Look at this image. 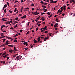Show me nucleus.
<instances>
[{
  "instance_id": "nucleus-1",
  "label": "nucleus",
  "mask_w": 75,
  "mask_h": 75,
  "mask_svg": "<svg viewBox=\"0 0 75 75\" xmlns=\"http://www.w3.org/2000/svg\"><path fill=\"white\" fill-rule=\"evenodd\" d=\"M22 57V56H18L16 57V59L17 60H19V59H21V57Z\"/></svg>"
},
{
  "instance_id": "nucleus-2",
  "label": "nucleus",
  "mask_w": 75,
  "mask_h": 75,
  "mask_svg": "<svg viewBox=\"0 0 75 75\" xmlns=\"http://www.w3.org/2000/svg\"><path fill=\"white\" fill-rule=\"evenodd\" d=\"M27 17V16L26 15H25L24 16H23L22 17H21V18H26V17Z\"/></svg>"
},
{
  "instance_id": "nucleus-3",
  "label": "nucleus",
  "mask_w": 75,
  "mask_h": 75,
  "mask_svg": "<svg viewBox=\"0 0 75 75\" xmlns=\"http://www.w3.org/2000/svg\"><path fill=\"white\" fill-rule=\"evenodd\" d=\"M43 11H45L44 12H46V11H47V9H45V8H43Z\"/></svg>"
},
{
  "instance_id": "nucleus-4",
  "label": "nucleus",
  "mask_w": 75,
  "mask_h": 75,
  "mask_svg": "<svg viewBox=\"0 0 75 75\" xmlns=\"http://www.w3.org/2000/svg\"><path fill=\"white\" fill-rule=\"evenodd\" d=\"M5 27V25H3L1 26V30H2L3 29V28Z\"/></svg>"
},
{
  "instance_id": "nucleus-5",
  "label": "nucleus",
  "mask_w": 75,
  "mask_h": 75,
  "mask_svg": "<svg viewBox=\"0 0 75 75\" xmlns=\"http://www.w3.org/2000/svg\"><path fill=\"white\" fill-rule=\"evenodd\" d=\"M37 11H36V12H32V13L33 14H37Z\"/></svg>"
},
{
  "instance_id": "nucleus-6",
  "label": "nucleus",
  "mask_w": 75,
  "mask_h": 75,
  "mask_svg": "<svg viewBox=\"0 0 75 75\" xmlns=\"http://www.w3.org/2000/svg\"><path fill=\"white\" fill-rule=\"evenodd\" d=\"M14 50H15V51H17V50L16 49V47H14Z\"/></svg>"
},
{
  "instance_id": "nucleus-7",
  "label": "nucleus",
  "mask_w": 75,
  "mask_h": 75,
  "mask_svg": "<svg viewBox=\"0 0 75 75\" xmlns=\"http://www.w3.org/2000/svg\"><path fill=\"white\" fill-rule=\"evenodd\" d=\"M9 51L11 53H12V52H13V50L11 49Z\"/></svg>"
},
{
  "instance_id": "nucleus-8",
  "label": "nucleus",
  "mask_w": 75,
  "mask_h": 75,
  "mask_svg": "<svg viewBox=\"0 0 75 75\" xmlns=\"http://www.w3.org/2000/svg\"><path fill=\"white\" fill-rule=\"evenodd\" d=\"M57 25H58V23H57L56 24H55L54 25V27L55 28L56 27V26H57Z\"/></svg>"
},
{
  "instance_id": "nucleus-9",
  "label": "nucleus",
  "mask_w": 75,
  "mask_h": 75,
  "mask_svg": "<svg viewBox=\"0 0 75 75\" xmlns=\"http://www.w3.org/2000/svg\"><path fill=\"white\" fill-rule=\"evenodd\" d=\"M6 62L4 61H1V63H3V64H5Z\"/></svg>"
},
{
  "instance_id": "nucleus-10",
  "label": "nucleus",
  "mask_w": 75,
  "mask_h": 75,
  "mask_svg": "<svg viewBox=\"0 0 75 75\" xmlns=\"http://www.w3.org/2000/svg\"><path fill=\"white\" fill-rule=\"evenodd\" d=\"M7 4H6L5 5H4V7H3V8H6V7H7Z\"/></svg>"
},
{
  "instance_id": "nucleus-11",
  "label": "nucleus",
  "mask_w": 75,
  "mask_h": 75,
  "mask_svg": "<svg viewBox=\"0 0 75 75\" xmlns=\"http://www.w3.org/2000/svg\"><path fill=\"white\" fill-rule=\"evenodd\" d=\"M33 41H34L33 42L34 43H38L37 41V40H34Z\"/></svg>"
},
{
  "instance_id": "nucleus-12",
  "label": "nucleus",
  "mask_w": 75,
  "mask_h": 75,
  "mask_svg": "<svg viewBox=\"0 0 75 75\" xmlns=\"http://www.w3.org/2000/svg\"><path fill=\"white\" fill-rule=\"evenodd\" d=\"M63 7H64V8L63 9V10H64V9H66V6L64 5L63 6Z\"/></svg>"
},
{
  "instance_id": "nucleus-13",
  "label": "nucleus",
  "mask_w": 75,
  "mask_h": 75,
  "mask_svg": "<svg viewBox=\"0 0 75 75\" xmlns=\"http://www.w3.org/2000/svg\"><path fill=\"white\" fill-rule=\"evenodd\" d=\"M8 46H9V47H14L13 45H8Z\"/></svg>"
},
{
  "instance_id": "nucleus-14",
  "label": "nucleus",
  "mask_w": 75,
  "mask_h": 75,
  "mask_svg": "<svg viewBox=\"0 0 75 75\" xmlns=\"http://www.w3.org/2000/svg\"><path fill=\"white\" fill-rule=\"evenodd\" d=\"M51 1V3H54V1L52 0H50Z\"/></svg>"
},
{
  "instance_id": "nucleus-15",
  "label": "nucleus",
  "mask_w": 75,
  "mask_h": 75,
  "mask_svg": "<svg viewBox=\"0 0 75 75\" xmlns=\"http://www.w3.org/2000/svg\"><path fill=\"white\" fill-rule=\"evenodd\" d=\"M7 4L8 5V6H10V4L8 2H7Z\"/></svg>"
},
{
  "instance_id": "nucleus-16",
  "label": "nucleus",
  "mask_w": 75,
  "mask_h": 75,
  "mask_svg": "<svg viewBox=\"0 0 75 75\" xmlns=\"http://www.w3.org/2000/svg\"><path fill=\"white\" fill-rule=\"evenodd\" d=\"M6 52H5L4 53H3L2 55V56H4V55H6Z\"/></svg>"
},
{
  "instance_id": "nucleus-17",
  "label": "nucleus",
  "mask_w": 75,
  "mask_h": 75,
  "mask_svg": "<svg viewBox=\"0 0 75 75\" xmlns=\"http://www.w3.org/2000/svg\"><path fill=\"white\" fill-rule=\"evenodd\" d=\"M30 34V31H28L27 33H26V35H27V34Z\"/></svg>"
},
{
  "instance_id": "nucleus-18",
  "label": "nucleus",
  "mask_w": 75,
  "mask_h": 75,
  "mask_svg": "<svg viewBox=\"0 0 75 75\" xmlns=\"http://www.w3.org/2000/svg\"><path fill=\"white\" fill-rule=\"evenodd\" d=\"M52 14H51V15L50 16H49L48 17L49 18H50V17H52Z\"/></svg>"
},
{
  "instance_id": "nucleus-19",
  "label": "nucleus",
  "mask_w": 75,
  "mask_h": 75,
  "mask_svg": "<svg viewBox=\"0 0 75 75\" xmlns=\"http://www.w3.org/2000/svg\"><path fill=\"white\" fill-rule=\"evenodd\" d=\"M17 11V8H16L15 9V10H14V12H16Z\"/></svg>"
},
{
  "instance_id": "nucleus-20",
  "label": "nucleus",
  "mask_w": 75,
  "mask_h": 75,
  "mask_svg": "<svg viewBox=\"0 0 75 75\" xmlns=\"http://www.w3.org/2000/svg\"><path fill=\"white\" fill-rule=\"evenodd\" d=\"M72 1L74 4H75V1H74V0H72Z\"/></svg>"
},
{
  "instance_id": "nucleus-21",
  "label": "nucleus",
  "mask_w": 75,
  "mask_h": 75,
  "mask_svg": "<svg viewBox=\"0 0 75 75\" xmlns=\"http://www.w3.org/2000/svg\"><path fill=\"white\" fill-rule=\"evenodd\" d=\"M40 3H41L42 4H44V2L42 1H41L40 2Z\"/></svg>"
},
{
  "instance_id": "nucleus-22",
  "label": "nucleus",
  "mask_w": 75,
  "mask_h": 75,
  "mask_svg": "<svg viewBox=\"0 0 75 75\" xmlns=\"http://www.w3.org/2000/svg\"><path fill=\"white\" fill-rule=\"evenodd\" d=\"M17 24H16V26L14 27V28H17Z\"/></svg>"
},
{
  "instance_id": "nucleus-23",
  "label": "nucleus",
  "mask_w": 75,
  "mask_h": 75,
  "mask_svg": "<svg viewBox=\"0 0 75 75\" xmlns=\"http://www.w3.org/2000/svg\"><path fill=\"white\" fill-rule=\"evenodd\" d=\"M40 16H39L37 18V20H39L40 19Z\"/></svg>"
},
{
  "instance_id": "nucleus-24",
  "label": "nucleus",
  "mask_w": 75,
  "mask_h": 75,
  "mask_svg": "<svg viewBox=\"0 0 75 75\" xmlns=\"http://www.w3.org/2000/svg\"><path fill=\"white\" fill-rule=\"evenodd\" d=\"M47 38H44V41H45L47 40Z\"/></svg>"
},
{
  "instance_id": "nucleus-25",
  "label": "nucleus",
  "mask_w": 75,
  "mask_h": 75,
  "mask_svg": "<svg viewBox=\"0 0 75 75\" xmlns=\"http://www.w3.org/2000/svg\"><path fill=\"white\" fill-rule=\"evenodd\" d=\"M42 7L43 8H44H44H47V7L46 6H44V5H42Z\"/></svg>"
},
{
  "instance_id": "nucleus-26",
  "label": "nucleus",
  "mask_w": 75,
  "mask_h": 75,
  "mask_svg": "<svg viewBox=\"0 0 75 75\" xmlns=\"http://www.w3.org/2000/svg\"><path fill=\"white\" fill-rule=\"evenodd\" d=\"M18 17H17L15 19V20H18Z\"/></svg>"
},
{
  "instance_id": "nucleus-27",
  "label": "nucleus",
  "mask_w": 75,
  "mask_h": 75,
  "mask_svg": "<svg viewBox=\"0 0 75 75\" xmlns=\"http://www.w3.org/2000/svg\"><path fill=\"white\" fill-rule=\"evenodd\" d=\"M16 36H18V35L17 34H16L14 36V37H16Z\"/></svg>"
},
{
  "instance_id": "nucleus-28",
  "label": "nucleus",
  "mask_w": 75,
  "mask_h": 75,
  "mask_svg": "<svg viewBox=\"0 0 75 75\" xmlns=\"http://www.w3.org/2000/svg\"><path fill=\"white\" fill-rule=\"evenodd\" d=\"M44 31H45V29H43V30H42L41 31V32H43Z\"/></svg>"
},
{
  "instance_id": "nucleus-29",
  "label": "nucleus",
  "mask_w": 75,
  "mask_h": 75,
  "mask_svg": "<svg viewBox=\"0 0 75 75\" xmlns=\"http://www.w3.org/2000/svg\"><path fill=\"white\" fill-rule=\"evenodd\" d=\"M9 11V12L10 13H12V11H10V10H9V11Z\"/></svg>"
},
{
  "instance_id": "nucleus-30",
  "label": "nucleus",
  "mask_w": 75,
  "mask_h": 75,
  "mask_svg": "<svg viewBox=\"0 0 75 75\" xmlns=\"http://www.w3.org/2000/svg\"><path fill=\"white\" fill-rule=\"evenodd\" d=\"M18 23V22L16 21H15V22H14L15 24H16V23Z\"/></svg>"
},
{
  "instance_id": "nucleus-31",
  "label": "nucleus",
  "mask_w": 75,
  "mask_h": 75,
  "mask_svg": "<svg viewBox=\"0 0 75 75\" xmlns=\"http://www.w3.org/2000/svg\"><path fill=\"white\" fill-rule=\"evenodd\" d=\"M6 41V39H4V40H3V42H4Z\"/></svg>"
},
{
  "instance_id": "nucleus-32",
  "label": "nucleus",
  "mask_w": 75,
  "mask_h": 75,
  "mask_svg": "<svg viewBox=\"0 0 75 75\" xmlns=\"http://www.w3.org/2000/svg\"><path fill=\"white\" fill-rule=\"evenodd\" d=\"M47 4H48V3L45 2V3L44 4V5H47Z\"/></svg>"
},
{
  "instance_id": "nucleus-33",
  "label": "nucleus",
  "mask_w": 75,
  "mask_h": 75,
  "mask_svg": "<svg viewBox=\"0 0 75 75\" xmlns=\"http://www.w3.org/2000/svg\"><path fill=\"white\" fill-rule=\"evenodd\" d=\"M47 14L48 15H50V12H47Z\"/></svg>"
},
{
  "instance_id": "nucleus-34",
  "label": "nucleus",
  "mask_w": 75,
  "mask_h": 75,
  "mask_svg": "<svg viewBox=\"0 0 75 75\" xmlns=\"http://www.w3.org/2000/svg\"><path fill=\"white\" fill-rule=\"evenodd\" d=\"M10 30H13L14 29V28H10Z\"/></svg>"
},
{
  "instance_id": "nucleus-35",
  "label": "nucleus",
  "mask_w": 75,
  "mask_h": 75,
  "mask_svg": "<svg viewBox=\"0 0 75 75\" xmlns=\"http://www.w3.org/2000/svg\"><path fill=\"white\" fill-rule=\"evenodd\" d=\"M8 54H6L5 56V57H7V56H8Z\"/></svg>"
},
{
  "instance_id": "nucleus-36",
  "label": "nucleus",
  "mask_w": 75,
  "mask_h": 75,
  "mask_svg": "<svg viewBox=\"0 0 75 75\" xmlns=\"http://www.w3.org/2000/svg\"><path fill=\"white\" fill-rule=\"evenodd\" d=\"M64 10L63 9H61L60 10V12H62Z\"/></svg>"
},
{
  "instance_id": "nucleus-37",
  "label": "nucleus",
  "mask_w": 75,
  "mask_h": 75,
  "mask_svg": "<svg viewBox=\"0 0 75 75\" xmlns=\"http://www.w3.org/2000/svg\"><path fill=\"white\" fill-rule=\"evenodd\" d=\"M45 33H48V31H46L45 32Z\"/></svg>"
},
{
  "instance_id": "nucleus-38",
  "label": "nucleus",
  "mask_w": 75,
  "mask_h": 75,
  "mask_svg": "<svg viewBox=\"0 0 75 75\" xmlns=\"http://www.w3.org/2000/svg\"><path fill=\"white\" fill-rule=\"evenodd\" d=\"M6 38H8V39H10V37H8V36H6Z\"/></svg>"
},
{
  "instance_id": "nucleus-39",
  "label": "nucleus",
  "mask_w": 75,
  "mask_h": 75,
  "mask_svg": "<svg viewBox=\"0 0 75 75\" xmlns=\"http://www.w3.org/2000/svg\"><path fill=\"white\" fill-rule=\"evenodd\" d=\"M45 14V13H41V15H43V14Z\"/></svg>"
},
{
  "instance_id": "nucleus-40",
  "label": "nucleus",
  "mask_w": 75,
  "mask_h": 75,
  "mask_svg": "<svg viewBox=\"0 0 75 75\" xmlns=\"http://www.w3.org/2000/svg\"><path fill=\"white\" fill-rule=\"evenodd\" d=\"M51 34H52V33H49V35L50 36H51Z\"/></svg>"
},
{
  "instance_id": "nucleus-41",
  "label": "nucleus",
  "mask_w": 75,
  "mask_h": 75,
  "mask_svg": "<svg viewBox=\"0 0 75 75\" xmlns=\"http://www.w3.org/2000/svg\"><path fill=\"white\" fill-rule=\"evenodd\" d=\"M1 34V36H3L4 35V34H3V33H2Z\"/></svg>"
},
{
  "instance_id": "nucleus-42",
  "label": "nucleus",
  "mask_w": 75,
  "mask_h": 75,
  "mask_svg": "<svg viewBox=\"0 0 75 75\" xmlns=\"http://www.w3.org/2000/svg\"><path fill=\"white\" fill-rule=\"evenodd\" d=\"M6 58H7V60H8V59H9V57H7Z\"/></svg>"
},
{
  "instance_id": "nucleus-43",
  "label": "nucleus",
  "mask_w": 75,
  "mask_h": 75,
  "mask_svg": "<svg viewBox=\"0 0 75 75\" xmlns=\"http://www.w3.org/2000/svg\"><path fill=\"white\" fill-rule=\"evenodd\" d=\"M25 8L26 10H29V8Z\"/></svg>"
},
{
  "instance_id": "nucleus-44",
  "label": "nucleus",
  "mask_w": 75,
  "mask_h": 75,
  "mask_svg": "<svg viewBox=\"0 0 75 75\" xmlns=\"http://www.w3.org/2000/svg\"><path fill=\"white\" fill-rule=\"evenodd\" d=\"M39 13H37L35 14V15H38V14H39Z\"/></svg>"
},
{
  "instance_id": "nucleus-45",
  "label": "nucleus",
  "mask_w": 75,
  "mask_h": 75,
  "mask_svg": "<svg viewBox=\"0 0 75 75\" xmlns=\"http://www.w3.org/2000/svg\"><path fill=\"white\" fill-rule=\"evenodd\" d=\"M31 6H34V4H32Z\"/></svg>"
},
{
  "instance_id": "nucleus-46",
  "label": "nucleus",
  "mask_w": 75,
  "mask_h": 75,
  "mask_svg": "<svg viewBox=\"0 0 75 75\" xmlns=\"http://www.w3.org/2000/svg\"><path fill=\"white\" fill-rule=\"evenodd\" d=\"M27 44V43L26 42H24L23 43L24 45H25Z\"/></svg>"
},
{
  "instance_id": "nucleus-47",
  "label": "nucleus",
  "mask_w": 75,
  "mask_h": 75,
  "mask_svg": "<svg viewBox=\"0 0 75 75\" xmlns=\"http://www.w3.org/2000/svg\"><path fill=\"white\" fill-rule=\"evenodd\" d=\"M38 27L36 29V31H38Z\"/></svg>"
},
{
  "instance_id": "nucleus-48",
  "label": "nucleus",
  "mask_w": 75,
  "mask_h": 75,
  "mask_svg": "<svg viewBox=\"0 0 75 75\" xmlns=\"http://www.w3.org/2000/svg\"><path fill=\"white\" fill-rule=\"evenodd\" d=\"M41 38L40 37L39 38H38V40H39V39H40V38Z\"/></svg>"
},
{
  "instance_id": "nucleus-49",
  "label": "nucleus",
  "mask_w": 75,
  "mask_h": 75,
  "mask_svg": "<svg viewBox=\"0 0 75 75\" xmlns=\"http://www.w3.org/2000/svg\"><path fill=\"white\" fill-rule=\"evenodd\" d=\"M57 1H54V3H57Z\"/></svg>"
},
{
  "instance_id": "nucleus-50",
  "label": "nucleus",
  "mask_w": 75,
  "mask_h": 75,
  "mask_svg": "<svg viewBox=\"0 0 75 75\" xmlns=\"http://www.w3.org/2000/svg\"><path fill=\"white\" fill-rule=\"evenodd\" d=\"M20 31L21 33H22V32H23V30H20Z\"/></svg>"
},
{
  "instance_id": "nucleus-51",
  "label": "nucleus",
  "mask_w": 75,
  "mask_h": 75,
  "mask_svg": "<svg viewBox=\"0 0 75 75\" xmlns=\"http://www.w3.org/2000/svg\"><path fill=\"white\" fill-rule=\"evenodd\" d=\"M43 29H44V28H41L40 29V30H42Z\"/></svg>"
},
{
  "instance_id": "nucleus-52",
  "label": "nucleus",
  "mask_w": 75,
  "mask_h": 75,
  "mask_svg": "<svg viewBox=\"0 0 75 75\" xmlns=\"http://www.w3.org/2000/svg\"><path fill=\"white\" fill-rule=\"evenodd\" d=\"M41 38H42V39H44V37H41Z\"/></svg>"
},
{
  "instance_id": "nucleus-53",
  "label": "nucleus",
  "mask_w": 75,
  "mask_h": 75,
  "mask_svg": "<svg viewBox=\"0 0 75 75\" xmlns=\"http://www.w3.org/2000/svg\"><path fill=\"white\" fill-rule=\"evenodd\" d=\"M44 28V29H46L47 28V26H45Z\"/></svg>"
},
{
  "instance_id": "nucleus-54",
  "label": "nucleus",
  "mask_w": 75,
  "mask_h": 75,
  "mask_svg": "<svg viewBox=\"0 0 75 75\" xmlns=\"http://www.w3.org/2000/svg\"><path fill=\"white\" fill-rule=\"evenodd\" d=\"M42 21H44V20H45V18H43L42 19Z\"/></svg>"
},
{
  "instance_id": "nucleus-55",
  "label": "nucleus",
  "mask_w": 75,
  "mask_h": 75,
  "mask_svg": "<svg viewBox=\"0 0 75 75\" xmlns=\"http://www.w3.org/2000/svg\"><path fill=\"white\" fill-rule=\"evenodd\" d=\"M57 16H58V15H56L54 16V17H57Z\"/></svg>"
},
{
  "instance_id": "nucleus-56",
  "label": "nucleus",
  "mask_w": 75,
  "mask_h": 75,
  "mask_svg": "<svg viewBox=\"0 0 75 75\" xmlns=\"http://www.w3.org/2000/svg\"><path fill=\"white\" fill-rule=\"evenodd\" d=\"M58 12L59 13H60V12H61V11H60V9H59L58 10Z\"/></svg>"
},
{
  "instance_id": "nucleus-57",
  "label": "nucleus",
  "mask_w": 75,
  "mask_h": 75,
  "mask_svg": "<svg viewBox=\"0 0 75 75\" xmlns=\"http://www.w3.org/2000/svg\"><path fill=\"white\" fill-rule=\"evenodd\" d=\"M14 42H17V40H14Z\"/></svg>"
},
{
  "instance_id": "nucleus-58",
  "label": "nucleus",
  "mask_w": 75,
  "mask_h": 75,
  "mask_svg": "<svg viewBox=\"0 0 75 75\" xmlns=\"http://www.w3.org/2000/svg\"><path fill=\"white\" fill-rule=\"evenodd\" d=\"M58 20H59V18H57L56 19L55 21H58Z\"/></svg>"
},
{
  "instance_id": "nucleus-59",
  "label": "nucleus",
  "mask_w": 75,
  "mask_h": 75,
  "mask_svg": "<svg viewBox=\"0 0 75 75\" xmlns=\"http://www.w3.org/2000/svg\"><path fill=\"white\" fill-rule=\"evenodd\" d=\"M8 24H10V21L8 22Z\"/></svg>"
},
{
  "instance_id": "nucleus-60",
  "label": "nucleus",
  "mask_w": 75,
  "mask_h": 75,
  "mask_svg": "<svg viewBox=\"0 0 75 75\" xmlns=\"http://www.w3.org/2000/svg\"><path fill=\"white\" fill-rule=\"evenodd\" d=\"M3 57L4 59L6 58V57L5 56H3Z\"/></svg>"
},
{
  "instance_id": "nucleus-61",
  "label": "nucleus",
  "mask_w": 75,
  "mask_h": 75,
  "mask_svg": "<svg viewBox=\"0 0 75 75\" xmlns=\"http://www.w3.org/2000/svg\"><path fill=\"white\" fill-rule=\"evenodd\" d=\"M32 11H34V8H32Z\"/></svg>"
},
{
  "instance_id": "nucleus-62",
  "label": "nucleus",
  "mask_w": 75,
  "mask_h": 75,
  "mask_svg": "<svg viewBox=\"0 0 75 75\" xmlns=\"http://www.w3.org/2000/svg\"><path fill=\"white\" fill-rule=\"evenodd\" d=\"M7 44H4L2 45H4V46H5V45H6Z\"/></svg>"
},
{
  "instance_id": "nucleus-63",
  "label": "nucleus",
  "mask_w": 75,
  "mask_h": 75,
  "mask_svg": "<svg viewBox=\"0 0 75 75\" xmlns=\"http://www.w3.org/2000/svg\"><path fill=\"white\" fill-rule=\"evenodd\" d=\"M6 50V47H4L3 48V50Z\"/></svg>"
},
{
  "instance_id": "nucleus-64",
  "label": "nucleus",
  "mask_w": 75,
  "mask_h": 75,
  "mask_svg": "<svg viewBox=\"0 0 75 75\" xmlns=\"http://www.w3.org/2000/svg\"><path fill=\"white\" fill-rule=\"evenodd\" d=\"M23 1H24V0H21V3L23 2Z\"/></svg>"
}]
</instances>
